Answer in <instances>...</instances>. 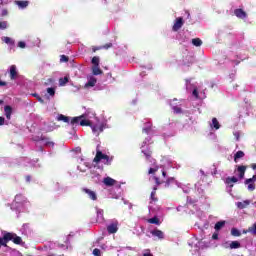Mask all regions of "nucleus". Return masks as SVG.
Masks as SVG:
<instances>
[{"label": "nucleus", "instance_id": "obj_1", "mask_svg": "<svg viewBox=\"0 0 256 256\" xmlns=\"http://www.w3.org/2000/svg\"><path fill=\"white\" fill-rule=\"evenodd\" d=\"M57 121H63V123H70L72 127H75V125H81L82 127L89 126L92 129V133H94L96 137H99V134L103 133L105 126L107 125L99 120H97V122L93 124L91 123V121L85 119V115L71 118L69 116L60 114L57 117Z\"/></svg>", "mask_w": 256, "mask_h": 256}, {"label": "nucleus", "instance_id": "obj_2", "mask_svg": "<svg viewBox=\"0 0 256 256\" xmlns=\"http://www.w3.org/2000/svg\"><path fill=\"white\" fill-rule=\"evenodd\" d=\"M9 241H13V243H15V245H21L23 243V239H21V237L17 236V234L11 233V232H6V233H4L3 237H0L1 247H5L6 249H9V246H7Z\"/></svg>", "mask_w": 256, "mask_h": 256}, {"label": "nucleus", "instance_id": "obj_3", "mask_svg": "<svg viewBox=\"0 0 256 256\" xmlns=\"http://www.w3.org/2000/svg\"><path fill=\"white\" fill-rule=\"evenodd\" d=\"M149 141H151V137H147L142 145H141V153H143L144 157H146L147 161H150V163H153V158H151L152 155V151L151 148H149V146H147V143H149Z\"/></svg>", "mask_w": 256, "mask_h": 256}, {"label": "nucleus", "instance_id": "obj_4", "mask_svg": "<svg viewBox=\"0 0 256 256\" xmlns=\"http://www.w3.org/2000/svg\"><path fill=\"white\" fill-rule=\"evenodd\" d=\"M186 91L188 93H192L193 97L199 99V91L197 90V86L191 83V79H186Z\"/></svg>", "mask_w": 256, "mask_h": 256}, {"label": "nucleus", "instance_id": "obj_5", "mask_svg": "<svg viewBox=\"0 0 256 256\" xmlns=\"http://www.w3.org/2000/svg\"><path fill=\"white\" fill-rule=\"evenodd\" d=\"M9 75L11 81H16V79H19V71L17 70L16 65L10 66Z\"/></svg>", "mask_w": 256, "mask_h": 256}, {"label": "nucleus", "instance_id": "obj_6", "mask_svg": "<svg viewBox=\"0 0 256 256\" xmlns=\"http://www.w3.org/2000/svg\"><path fill=\"white\" fill-rule=\"evenodd\" d=\"M255 181H256V174L252 178L245 180L244 183L245 185H248L247 186L248 191H255V184H254Z\"/></svg>", "mask_w": 256, "mask_h": 256}, {"label": "nucleus", "instance_id": "obj_7", "mask_svg": "<svg viewBox=\"0 0 256 256\" xmlns=\"http://www.w3.org/2000/svg\"><path fill=\"white\" fill-rule=\"evenodd\" d=\"M83 193L88 195V197L91 199V201H97V192L89 189V188H83Z\"/></svg>", "mask_w": 256, "mask_h": 256}, {"label": "nucleus", "instance_id": "obj_8", "mask_svg": "<svg viewBox=\"0 0 256 256\" xmlns=\"http://www.w3.org/2000/svg\"><path fill=\"white\" fill-rule=\"evenodd\" d=\"M175 101H177V99H173V100L170 102V107L172 108V111H173L174 113H176L177 115H179L180 113H183V110L181 109V106L175 105Z\"/></svg>", "mask_w": 256, "mask_h": 256}, {"label": "nucleus", "instance_id": "obj_9", "mask_svg": "<svg viewBox=\"0 0 256 256\" xmlns=\"http://www.w3.org/2000/svg\"><path fill=\"white\" fill-rule=\"evenodd\" d=\"M95 85H97V78L88 76V82L85 84L84 88L89 89V87H95Z\"/></svg>", "mask_w": 256, "mask_h": 256}, {"label": "nucleus", "instance_id": "obj_10", "mask_svg": "<svg viewBox=\"0 0 256 256\" xmlns=\"http://www.w3.org/2000/svg\"><path fill=\"white\" fill-rule=\"evenodd\" d=\"M181 27H183V18L182 17L176 18L175 23L172 27V31H179Z\"/></svg>", "mask_w": 256, "mask_h": 256}, {"label": "nucleus", "instance_id": "obj_11", "mask_svg": "<svg viewBox=\"0 0 256 256\" xmlns=\"http://www.w3.org/2000/svg\"><path fill=\"white\" fill-rule=\"evenodd\" d=\"M102 159H105L106 161H109V156L103 154L101 151H98L96 153V156L94 158V163H99Z\"/></svg>", "mask_w": 256, "mask_h": 256}, {"label": "nucleus", "instance_id": "obj_12", "mask_svg": "<svg viewBox=\"0 0 256 256\" xmlns=\"http://www.w3.org/2000/svg\"><path fill=\"white\" fill-rule=\"evenodd\" d=\"M245 171H247V166H243V165L237 166V173H239L238 174L239 179L245 178Z\"/></svg>", "mask_w": 256, "mask_h": 256}, {"label": "nucleus", "instance_id": "obj_13", "mask_svg": "<svg viewBox=\"0 0 256 256\" xmlns=\"http://www.w3.org/2000/svg\"><path fill=\"white\" fill-rule=\"evenodd\" d=\"M107 231L110 235H113L114 233H117V231H119V227H117V222L108 225L107 226Z\"/></svg>", "mask_w": 256, "mask_h": 256}, {"label": "nucleus", "instance_id": "obj_14", "mask_svg": "<svg viewBox=\"0 0 256 256\" xmlns=\"http://www.w3.org/2000/svg\"><path fill=\"white\" fill-rule=\"evenodd\" d=\"M151 235H153V237H157L158 239H165V234L159 229L152 230Z\"/></svg>", "mask_w": 256, "mask_h": 256}, {"label": "nucleus", "instance_id": "obj_15", "mask_svg": "<svg viewBox=\"0 0 256 256\" xmlns=\"http://www.w3.org/2000/svg\"><path fill=\"white\" fill-rule=\"evenodd\" d=\"M104 185H106V187H113V185H115L117 183V181L111 177H106L103 180Z\"/></svg>", "mask_w": 256, "mask_h": 256}, {"label": "nucleus", "instance_id": "obj_16", "mask_svg": "<svg viewBox=\"0 0 256 256\" xmlns=\"http://www.w3.org/2000/svg\"><path fill=\"white\" fill-rule=\"evenodd\" d=\"M95 209L98 223H103V221H105V218L103 217V209H100L99 207H96Z\"/></svg>", "mask_w": 256, "mask_h": 256}, {"label": "nucleus", "instance_id": "obj_17", "mask_svg": "<svg viewBox=\"0 0 256 256\" xmlns=\"http://www.w3.org/2000/svg\"><path fill=\"white\" fill-rule=\"evenodd\" d=\"M41 144L46 145V147H55V143L50 141L49 138L41 137Z\"/></svg>", "mask_w": 256, "mask_h": 256}, {"label": "nucleus", "instance_id": "obj_18", "mask_svg": "<svg viewBox=\"0 0 256 256\" xmlns=\"http://www.w3.org/2000/svg\"><path fill=\"white\" fill-rule=\"evenodd\" d=\"M210 128L215 129V131L221 129V124H219V120H217V118H212V123H210Z\"/></svg>", "mask_w": 256, "mask_h": 256}, {"label": "nucleus", "instance_id": "obj_19", "mask_svg": "<svg viewBox=\"0 0 256 256\" xmlns=\"http://www.w3.org/2000/svg\"><path fill=\"white\" fill-rule=\"evenodd\" d=\"M25 201H27V199L23 195L17 194L15 196L14 203H17L18 205H23Z\"/></svg>", "mask_w": 256, "mask_h": 256}, {"label": "nucleus", "instance_id": "obj_20", "mask_svg": "<svg viewBox=\"0 0 256 256\" xmlns=\"http://www.w3.org/2000/svg\"><path fill=\"white\" fill-rule=\"evenodd\" d=\"M239 179L235 176L227 177L225 180L226 185H229V187H233V183H237Z\"/></svg>", "mask_w": 256, "mask_h": 256}, {"label": "nucleus", "instance_id": "obj_21", "mask_svg": "<svg viewBox=\"0 0 256 256\" xmlns=\"http://www.w3.org/2000/svg\"><path fill=\"white\" fill-rule=\"evenodd\" d=\"M234 14L236 15V17H238V19H245V17H247V13H245L243 9H236L234 11Z\"/></svg>", "mask_w": 256, "mask_h": 256}, {"label": "nucleus", "instance_id": "obj_22", "mask_svg": "<svg viewBox=\"0 0 256 256\" xmlns=\"http://www.w3.org/2000/svg\"><path fill=\"white\" fill-rule=\"evenodd\" d=\"M245 157V152L239 150L234 155V163H239V159H243Z\"/></svg>", "mask_w": 256, "mask_h": 256}, {"label": "nucleus", "instance_id": "obj_23", "mask_svg": "<svg viewBox=\"0 0 256 256\" xmlns=\"http://www.w3.org/2000/svg\"><path fill=\"white\" fill-rule=\"evenodd\" d=\"M236 205L238 209H246V207H249V205H251V201L245 200L243 202H237Z\"/></svg>", "mask_w": 256, "mask_h": 256}, {"label": "nucleus", "instance_id": "obj_24", "mask_svg": "<svg viewBox=\"0 0 256 256\" xmlns=\"http://www.w3.org/2000/svg\"><path fill=\"white\" fill-rule=\"evenodd\" d=\"M176 185H177V187H179V189H182L183 193L189 194L191 191V188L185 186L184 184H182L180 182L176 181Z\"/></svg>", "mask_w": 256, "mask_h": 256}, {"label": "nucleus", "instance_id": "obj_25", "mask_svg": "<svg viewBox=\"0 0 256 256\" xmlns=\"http://www.w3.org/2000/svg\"><path fill=\"white\" fill-rule=\"evenodd\" d=\"M4 111H5V115H6V119H11V115L13 113V108H11V106L7 105L4 107Z\"/></svg>", "mask_w": 256, "mask_h": 256}, {"label": "nucleus", "instance_id": "obj_26", "mask_svg": "<svg viewBox=\"0 0 256 256\" xmlns=\"http://www.w3.org/2000/svg\"><path fill=\"white\" fill-rule=\"evenodd\" d=\"M20 231H21L22 235H29V233H31V228L29 227V224H23Z\"/></svg>", "mask_w": 256, "mask_h": 256}, {"label": "nucleus", "instance_id": "obj_27", "mask_svg": "<svg viewBox=\"0 0 256 256\" xmlns=\"http://www.w3.org/2000/svg\"><path fill=\"white\" fill-rule=\"evenodd\" d=\"M143 133H146V135H152L153 134V128L151 127V124L147 123L145 124V127L142 129Z\"/></svg>", "mask_w": 256, "mask_h": 256}, {"label": "nucleus", "instance_id": "obj_28", "mask_svg": "<svg viewBox=\"0 0 256 256\" xmlns=\"http://www.w3.org/2000/svg\"><path fill=\"white\" fill-rule=\"evenodd\" d=\"M1 39L6 45H15V40L11 37L3 36Z\"/></svg>", "mask_w": 256, "mask_h": 256}, {"label": "nucleus", "instance_id": "obj_29", "mask_svg": "<svg viewBox=\"0 0 256 256\" xmlns=\"http://www.w3.org/2000/svg\"><path fill=\"white\" fill-rule=\"evenodd\" d=\"M19 9H27V7H29V1H16L15 2Z\"/></svg>", "mask_w": 256, "mask_h": 256}, {"label": "nucleus", "instance_id": "obj_30", "mask_svg": "<svg viewBox=\"0 0 256 256\" xmlns=\"http://www.w3.org/2000/svg\"><path fill=\"white\" fill-rule=\"evenodd\" d=\"M224 227H225V220H222V221H218L215 224L214 229H215V231H221V229Z\"/></svg>", "mask_w": 256, "mask_h": 256}, {"label": "nucleus", "instance_id": "obj_31", "mask_svg": "<svg viewBox=\"0 0 256 256\" xmlns=\"http://www.w3.org/2000/svg\"><path fill=\"white\" fill-rule=\"evenodd\" d=\"M93 75H103V70L98 66H92Z\"/></svg>", "mask_w": 256, "mask_h": 256}, {"label": "nucleus", "instance_id": "obj_32", "mask_svg": "<svg viewBox=\"0 0 256 256\" xmlns=\"http://www.w3.org/2000/svg\"><path fill=\"white\" fill-rule=\"evenodd\" d=\"M230 249H241V242L239 241L230 242Z\"/></svg>", "mask_w": 256, "mask_h": 256}, {"label": "nucleus", "instance_id": "obj_33", "mask_svg": "<svg viewBox=\"0 0 256 256\" xmlns=\"http://www.w3.org/2000/svg\"><path fill=\"white\" fill-rule=\"evenodd\" d=\"M192 45H194V47H201L203 41L200 38H194L192 39Z\"/></svg>", "mask_w": 256, "mask_h": 256}, {"label": "nucleus", "instance_id": "obj_34", "mask_svg": "<svg viewBox=\"0 0 256 256\" xmlns=\"http://www.w3.org/2000/svg\"><path fill=\"white\" fill-rule=\"evenodd\" d=\"M69 83V77L65 76L64 78L59 79V85L60 87H65Z\"/></svg>", "mask_w": 256, "mask_h": 256}, {"label": "nucleus", "instance_id": "obj_35", "mask_svg": "<svg viewBox=\"0 0 256 256\" xmlns=\"http://www.w3.org/2000/svg\"><path fill=\"white\" fill-rule=\"evenodd\" d=\"M148 223H151V225H161V222L159 221V218H157V217L148 219Z\"/></svg>", "mask_w": 256, "mask_h": 256}, {"label": "nucleus", "instance_id": "obj_36", "mask_svg": "<svg viewBox=\"0 0 256 256\" xmlns=\"http://www.w3.org/2000/svg\"><path fill=\"white\" fill-rule=\"evenodd\" d=\"M231 235L232 237H241V231H239L237 228H232Z\"/></svg>", "mask_w": 256, "mask_h": 256}, {"label": "nucleus", "instance_id": "obj_37", "mask_svg": "<svg viewBox=\"0 0 256 256\" xmlns=\"http://www.w3.org/2000/svg\"><path fill=\"white\" fill-rule=\"evenodd\" d=\"M171 183H177V181H175V178H174V177L168 178V179L166 180V182H165L164 187H166V188H167V187H170Z\"/></svg>", "mask_w": 256, "mask_h": 256}, {"label": "nucleus", "instance_id": "obj_38", "mask_svg": "<svg viewBox=\"0 0 256 256\" xmlns=\"http://www.w3.org/2000/svg\"><path fill=\"white\" fill-rule=\"evenodd\" d=\"M55 89H56V87H49L46 89V91L50 97H55Z\"/></svg>", "mask_w": 256, "mask_h": 256}, {"label": "nucleus", "instance_id": "obj_39", "mask_svg": "<svg viewBox=\"0 0 256 256\" xmlns=\"http://www.w3.org/2000/svg\"><path fill=\"white\" fill-rule=\"evenodd\" d=\"M9 27V22L2 21L0 22V31H4V29H7Z\"/></svg>", "mask_w": 256, "mask_h": 256}, {"label": "nucleus", "instance_id": "obj_40", "mask_svg": "<svg viewBox=\"0 0 256 256\" xmlns=\"http://www.w3.org/2000/svg\"><path fill=\"white\" fill-rule=\"evenodd\" d=\"M32 97H36L37 101H39V103H41L42 105L45 103V100H43V98H41V96H39V94L37 93L32 94Z\"/></svg>", "mask_w": 256, "mask_h": 256}, {"label": "nucleus", "instance_id": "obj_41", "mask_svg": "<svg viewBox=\"0 0 256 256\" xmlns=\"http://www.w3.org/2000/svg\"><path fill=\"white\" fill-rule=\"evenodd\" d=\"M92 64L93 66H99V56H94L92 58Z\"/></svg>", "mask_w": 256, "mask_h": 256}, {"label": "nucleus", "instance_id": "obj_42", "mask_svg": "<svg viewBox=\"0 0 256 256\" xmlns=\"http://www.w3.org/2000/svg\"><path fill=\"white\" fill-rule=\"evenodd\" d=\"M203 247V242H197L194 244V251H199Z\"/></svg>", "mask_w": 256, "mask_h": 256}, {"label": "nucleus", "instance_id": "obj_43", "mask_svg": "<svg viewBox=\"0 0 256 256\" xmlns=\"http://www.w3.org/2000/svg\"><path fill=\"white\" fill-rule=\"evenodd\" d=\"M156 191H157V187H154L153 191L151 192V196H150L152 201H157V198H155Z\"/></svg>", "mask_w": 256, "mask_h": 256}, {"label": "nucleus", "instance_id": "obj_44", "mask_svg": "<svg viewBox=\"0 0 256 256\" xmlns=\"http://www.w3.org/2000/svg\"><path fill=\"white\" fill-rule=\"evenodd\" d=\"M69 61V58L65 55L60 56V63H67Z\"/></svg>", "mask_w": 256, "mask_h": 256}, {"label": "nucleus", "instance_id": "obj_45", "mask_svg": "<svg viewBox=\"0 0 256 256\" xmlns=\"http://www.w3.org/2000/svg\"><path fill=\"white\" fill-rule=\"evenodd\" d=\"M113 47V43H108L106 45L100 46L99 49H111Z\"/></svg>", "mask_w": 256, "mask_h": 256}, {"label": "nucleus", "instance_id": "obj_46", "mask_svg": "<svg viewBox=\"0 0 256 256\" xmlns=\"http://www.w3.org/2000/svg\"><path fill=\"white\" fill-rule=\"evenodd\" d=\"M37 161H39V160H32V161H30L31 167H41V164H37Z\"/></svg>", "mask_w": 256, "mask_h": 256}, {"label": "nucleus", "instance_id": "obj_47", "mask_svg": "<svg viewBox=\"0 0 256 256\" xmlns=\"http://www.w3.org/2000/svg\"><path fill=\"white\" fill-rule=\"evenodd\" d=\"M45 85H55V79L49 78L46 82Z\"/></svg>", "mask_w": 256, "mask_h": 256}, {"label": "nucleus", "instance_id": "obj_48", "mask_svg": "<svg viewBox=\"0 0 256 256\" xmlns=\"http://www.w3.org/2000/svg\"><path fill=\"white\" fill-rule=\"evenodd\" d=\"M18 47L20 49H25L27 47V44L23 41L18 42Z\"/></svg>", "mask_w": 256, "mask_h": 256}, {"label": "nucleus", "instance_id": "obj_49", "mask_svg": "<svg viewBox=\"0 0 256 256\" xmlns=\"http://www.w3.org/2000/svg\"><path fill=\"white\" fill-rule=\"evenodd\" d=\"M231 242H224L223 244H222V247L224 248V249H231Z\"/></svg>", "mask_w": 256, "mask_h": 256}, {"label": "nucleus", "instance_id": "obj_50", "mask_svg": "<svg viewBox=\"0 0 256 256\" xmlns=\"http://www.w3.org/2000/svg\"><path fill=\"white\" fill-rule=\"evenodd\" d=\"M93 255H94V256H101V250H99L98 248H95V249L93 250Z\"/></svg>", "mask_w": 256, "mask_h": 256}, {"label": "nucleus", "instance_id": "obj_51", "mask_svg": "<svg viewBox=\"0 0 256 256\" xmlns=\"http://www.w3.org/2000/svg\"><path fill=\"white\" fill-rule=\"evenodd\" d=\"M142 256H153L151 253V250L147 249L143 251V255Z\"/></svg>", "mask_w": 256, "mask_h": 256}, {"label": "nucleus", "instance_id": "obj_52", "mask_svg": "<svg viewBox=\"0 0 256 256\" xmlns=\"http://www.w3.org/2000/svg\"><path fill=\"white\" fill-rule=\"evenodd\" d=\"M187 203H189L190 205H193L197 203V200H193L191 197H187Z\"/></svg>", "mask_w": 256, "mask_h": 256}, {"label": "nucleus", "instance_id": "obj_53", "mask_svg": "<svg viewBox=\"0 0 256 256\" xmlns=\"http://www.w3.org/2000/svg\"><path fill=\"white\" fill-rule=\"evenodd\" d=\"M198 228H200L201 231H203V229H208L209 228V222H205L203 227L198 226Z\"/></svg>", "mask_w": 256, "mask_h": 256}, {"label": "nucleus", "instance_id": "obj_54", "mask_svg": "<svg viewBox=\"0 0 256 256\" xmlns=\"http://www.w3.org/2000/svg\"><path fill=\"white\" fill-rule=\"evenodd\" d=\"M156 185H161V183H165V181H159L158 177H154Z\"/></svg>", "mask_w": 256, "mask_h": 256}, {"label": "nucleus", "instance_id": "obj_55", "mask_svg": "<svg viewBox=\"0 0 256 256\" xmlns=\"http://www.w3.org/2000/svg\"><path fill=\"white\" fill-rule=\"evenodd\" d=\"M212 239L214 241H217V239H219V234L217 232H215L213 235H212Z\"/></svg>", "mask_w": 256, "mask_h": 256}, {"label": "nucleus", "instance_id": "obj_56", "mask_svg": "<svg viewBox=\"0 0 256 256\" xmlns=\"http://www.w3.org/2000/svg\"><path fill=\"white\" fill-rule=\"evenodd\" d=\"M250 231H251V233L256 235V224L253 225V227H252V229Z\"/></svg>", "mask_w": 256, "mask_h": 256}, {"label": "nucleus", "instance_id": "obj_57", "mask_svg": "<svg viewBox=\"0 0 256 256\" xmlns=\"http://www.w3.org/2000/svg\"><path fill=\"white\" fill-rule=\"evenodd\" d=\"M155 171H157L156 168H150L148 173H149V175H151V174L155 173Z\"/></svg>", "mask_w": 256, "mask_h": 256}, {"label": "nucleus", "instance_id": "obj_58", "mask_svg": "<svg viewBox=\"0 0 256 256\" xmlns=\"http://www.w3.org/2000/svg\"><path fill=\"white\" fill-rule=\"evenodd\" d=\"M5 86H7V82L0 80V87H5Z\"/></svg>", "mask_w": 256, "mask_h": 256}, {"label": "nucleus", "instance_id": "obj_59", "mask_svg": "<svg viewBox=\"0 0 256 256\" xmlns=\"http://www.w3.org/2000/svg\"><path fill=\"white\" fill-rule=\"evenodd\" d=\"M0 125H5V118L0 117Z\"/></svg>", "mask_w": 256, "mask_h": 256}, {"label": "nucleus", "instance_id": "obj_60", "mask_svg": "<svg viewBox=\"0 0 256 256\" xmlns=\"http://www.w3.org/2000/svg\"><path fill=\"white\" fill-rule=\"evenodd\" d=\"M26 181H27V183H30L31 182V176H26Z\"/></svg>", "mask_w": 256, "mask_h": 256}, {"label": "nucleus", "instance_id": "obj_61", "mask_svg": "<svg viewBox=\"0 0 256 256\" xmlns=\"http://www.w3.org/2000/svg\"><path fill=\"white\" fill-rule=\"evenodd\" d=\"M235 137H236V141H239V133H234Z\"/></svg>", "mask_w": 256, "mask_h": 256}, {"label": "nucleus", "instance_id": "obj_62", "mask_svg": "<svg viewBox=\"0 0 256 256\" xmlns=\"http://www.w3.org/2000/svg\"><path fill=\"white\" fill-rule=\"evenodd\" d=\"M69 175H70V177H77V174H73L71 172H69Z\"/></svg>", "mask_w": 256, "mask_h": 256}, {"label": "nucleus", "instance_id": "obj_63", "mask_svg": "<svg viewBox=\"0 0 256 256\" xmlns=\"http://www.w3.org/2000/svg\"><path fill=\"white\" fill-rule=\"evenodd\" d=\"M174 105H179V106H181V102H178V100H177V101H174Z\"/></svg>", "mask_w": 256, "mask_h": 256}, {"label": "nucleus", "instance_id": "obj_64", "mask_svg": "<svg viewBox=\"0 0 256 256\" xmlns=\"http://www.w3.org/2000/svg\"><path fill=\"white\" fill-rule=\"evenodd\" d=\"M252 169H256V164H252Z\"/></svg>", "mask_w": 256, "mask_h": 256}]
</instances>
